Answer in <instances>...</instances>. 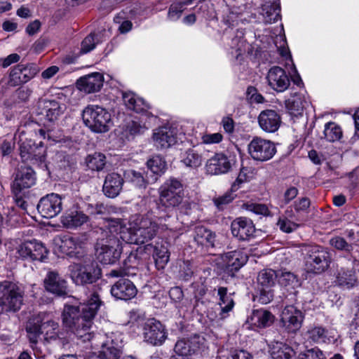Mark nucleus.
<instances>
[{"label": "nucleus", "mask_w": 359, "mask_h": 359, "mask_svg": "<svg viewBox=\"0 0 359 359\" xmlns=\"http://www.w3.org/2000/svg\"><path fill=\"white\" fill-rule=\"evenodd\" d=\"M101 304L102 301L97 292L90 294L87 303L79 306L65 304L62 315L64 327L83 341L90 340L93 319Z\"/></svg>", "instance_id": "1"}, {"label": "nucleus", "mask_w": 359, "mask_h": 359, "mask_svg": "<svg viewBox=\"0 0 359 359\" xmlns=\"http://www.w3.org/2000/svg\"><path fill=\"white\" fill-rule=\"evenodd\" d=\"M131 222V226L127 232H121V238L126 243L141 245L155 238L159 230L173 229L170 222L171 215H158L155 218L147 212L144 215H136Z\"/></svg>", "instance_id": "2"}, {"label": "nucleus", "mask_w": 359, "mask_h": 359, "mask_svg": "<svg viewBox=\"0 0 359 359\" xmlns=\"http://www.w3.org/2000/svg\"><path fill=\"white\" fill-rule=\"evenodd\" d=\"M59 325L57 322L49 320L41 323L29 321L26 326L27 337L30 347L35 355L41 357L42 350L40 344L44 346L55 341L58 337Z\"/></svg>", "instance_id": "3"}, {"label": "nucleus", "mask_w": 359, "mask_h": 359, "mask_svg": "<svg viewBox=\"0 0 359 359\" xmlns=\"http://www.w3.org/2000/svg\"><path fill=\"white\" fill-rule=\"evenodd\" d=\"M158 198L156 208L158 215H170L177 209L184 199V186L180 180L171 177L166 180L158 188Z\"/></svg>", "instance_id": "4"}, {"label": "nucleus", "mask_w": 359, "mask_h": 359, "mask_svg": "<svg viewBox=\"0 0 359 359\" xmlns=\"http://www.w3.org/2000/svg\"><path fill=\"white\" fill-rule=\"evenodd\" d=\"M82 259L68 266L72 282L79 286H86L96 283L102 278V269L90 257L82 256Z\"/></svg>", "instance_id": "5"}, {"label": "nucleus", "mask_w": 359, "mask_h": 359, "mask_svg": "<svg viewBox=\"0 0 359 359\" xmlns=\"http://www.w3.org/2000/svg\"><path fill=\"white\" fill-rule=\"evenodd\" d=\"M103 237L99 238L95 244V255L103 264L115 263L121 257L123 250L119 238L108 231L102 233Z\"/></svg>", "instance_id": "6"}, {"label": "nucleus", "mask_w": 359, "mask_h": 359, "mask_svg": "<svg viewBox=\"0 0 359 359\" xmlns=\"http://www.w3.org/2000/svg\"><path fill=\"white\" fill-rule=\"evenodd\" d=\"M85 125L95 133H105L109 130L111 114L98 105H88L82 114Z\"/></svg>", "instance_id": "7"}, {"label": "nucleus", "mask_w": 359, "mask_h": 359, "mask_svg": "<svg viewBox=\"0 0 359 359\" xmlns=\"http://www.w3.org/2000/svg\"><path fill=\"white\" fill-rule=\"evenodd\" d=\"M23 290L10 281L0 283V306L5 312H16L23 302Z\"/></svg>", "instance_id": "8"}, {"label": "nucleus", "mask_w": 359, "mask_h": 359, "mask_svg": "<svg viewBox=\"0 0 359 359\" xmlns=\"http://www.w3.org/2000/svg\"><path fill=\"white\" fill-rule=\"evenodd\" d=\"M305 259L307 271L316 274L327 270L331 262L330 253L320 246L309 247Z\"/></svg>", "instance_id": "9"}, {"label": "nucleus", "mask_w": 359, "mask_h": 359, "mask_svg": "<svg viewBox=\"0 0 359 359\" xmlns=\"http://www.w3.org/2000/svg\"><path fill=\"white\" fill-rule=\"evenodd\" d=\"M208 349L206 339L199 334H194L187 339H182L177 341L175 351L180 355L198 356L205 352Z\"/></svg>", "instance_id": "10"}, {"label": "nucleus", "mask_w": 359, "mask_h": 359, "mask_svg": "<svg viewBox=\"0 0 359 359\" xmlns=\"http://www.w3.org/2000/svg\"><path fill=\"white\" fill-rule=\"evenodd\" d=\"M271 38H273L274 46L276 48L273 51V57L277 62H287L292 61V56L286 41L285 30L283 24L280 22L271 31Z\"/></svg>", "instance_id": "11"}, {"label": "nucleus", "mask_w": 359, "mask_h": 359, "mask_svg": "<svg viewBox=\"0 0 359 359\" xmlns=\"http://www.w3.org/2000/svg\"><path fill=\"white\" fill-rule=\"evenodd\" d=\"M39 70V66L34 63L18 64L11 69L8 83L13 87L26 83L32 79Z\"/></svg>", "instance_id": "12"}, {"label": "nucleus", "mask_w": 359, "mask_h": 359, "mask_svg": "<svg viewBox=\"0 0 359 359\" xmlns=\"http://www.w3.org/2000/svg\"><path fill=\"white\" fill-rule=\"evenodd\" d=\"M121 348L122 340L120 335L111 333L102 343L98 355L92 356L89 359H118L122 353Z\"/></svg>", "instance_id": "13"}, {"label": "nucleus", "mask_w": 359, "mask_h": 359, "mask_svg": "<svg viewBox=\"0 0 359 359\" xmlns=\"http://www.w3.org/2000/svg\"><path fill=\"white\" fill-rule=\"evenodd\" d=\"M247 253L241 250H233L222 255L223 271L228 276L234 277L239 269L248 262Z\"/></svg>", "instance_id": "14"}, {"label": "nucleus", "mask_w": 359, "mask_h": 359, "mask_svg": "<svg viewBox=\"0 0 359 359\" xmlns=\"http://www.w3.org/2000/svg\"><path fill=\"white\" fill-rule=\"evenodd\" d=\"M37 210L43 217L53 218L62 210V197L52 193L41 198L37 205Z\"/></svg>", "instance_id": "15"}, {"label": "nucleus", "mask_w": 359, "mask_h": 359, "mask_svg": "<svg viewBox=\"0 0 359 359\" xmlns=\"http://www.w3.org/2000/svg\"><path fill=\"white\" fill-rule=\"evenodd\" d=\"M35 173L29 166H20L15 173L14 180L12 183V191L15 196H18L24 189L30 188L35 184Z\"/></svg>", "instance_id": "16"}, {"label": "nucleus", "mask_w": 359, "mask_h": 359, "mask_svg": "<svg viewBox=\"0 0 359 359\" xmlns=\"http://www.w3.org/2000/svg\"><path fill=\"white\" fill-rule=\"evenodd\" d=\"M233 163V158L223 153H217L207 161L205 171L211 175L225 174L231 170Z\"/></svg>", "instance_id": "17"}, {"label": "nucleus", "mask_w": 359, "mask_h": 359, "mask_svg": "<svg viewBox=\"0 0 359 359\" xmlns=\"http://www.w3.org/2000/svg\"><path fill=\"white\" fill-rule=\"evenodd\" d=\"M48 251L42 243L36 240L25 242L17 248V254L25 259L42 261Z\"/></svg>", "instance_id": "18"}, {"label": "nucleus", "mask_w": 359, "mask_h": 359, "mask_svg": "<svg viewBox=\"0 0 359 359\" xmlns=\"http://www.w3.org/2000/svg\"><path fill=\"white\" fill-rule=\"evenodd\" d=\"M144 341L154 346L161 345L166 339L163 325L154 319L148 320L143 327Z\"/></svg>", "instance_id": "19"}, {"label": "nucleus", "mask_w": 359, "mask_h": 359, "mask_svg": "<svg viewBox=\"0 0 359 359\" xmlns=\"http://www.w3.org/2000/svg\"><path fill=\"white\" fill-rule=\"evenodd\" d=\"M303 320L302 312L294 306H287L280 314V323L289 332H294L298 330Z\"/></svg>", "instance_id": "20"}, {"label": "nucleus", "mask_w": 359, "mask_h": 359, "mask_svg": "<svg viewBox=\"0 0 359 359\" xmlns=\"http://www.w3.org/2000/svg\"><path fill=\"white\" fill-rule=\"evenodd\" d=\"M231 230L233 236L240 241H248L254 236L255 227L251 219L238 217L231 222Z\"/></svg>", "instance_id": "21"}, {"label": "nucleus", "mask_w": 359, "mask_h": 359, "mask_svg": "<svg viewBox=\"0 0 359 359\" xmlns=\"http://www.w3.org/2000/svg\"><path fill=\"white\" fill-rule=\"evenodd\" d=\"M46 291L57 297H64L67 294V282L56 271H48L43 280Z\"/></svg>", "instance_id": "22"}, {"label": "nucleus", "mask_w": 359, "mask_h": 359, "mask_svg": "<svg viewBox=\"0 0 359 359\" xmlns=\"http://www.w3.org/2000/svg\"><path fill=\"white\" fill-rule=\"evenodd\" d=\"M137 290L133 283L126 278H121L111 288V293L117 299L130 300L137 294Z\"/></svg>", "instance_id": "23"}, {"label": "nucleus", "mask_w": 359, "mask_h": 359, "mask_svg": "<svg viewBox=\"0 0 359 359\" xmlns=\"http://www.w3.org/2000/svg\"><path fill=\"white\" fill-rule=\"evenodd\" d=\"M89 217L79 210L77 206H73L67 210L61 217V223L67 229H74L88 222Z\"/></svg>", "instance_id": "24"}, {"label": "nucleus", "mask_w": 359, "mask_h": 359, "mask_svg": "<svg viewBox=\"0 0 359 359\" xmlns=\"http://www.w3.org/2000/svg\"><path fill=\"white\" fill-rule=\"evenodd\" d=\"M103 76L98 72L81 77L76 81L77 88L86 93H93L99 91L103 86Z\"/></svg>", "instance_id": "25"}, {"label": "nucleus", "mask_w": 359, "mask_h": 359, "mask_svg": "<svg viewBox=\"0 0 359 359\" xmlns=\"http://www.w3.org/2000/svg\"><path fill=\"white\" fill-rule=\"evenodd\" d=\"M123 182V178L119 174L116 172L107 174L102 187L104 194L108 198L116 197L122 190Z\"/></svg>", "instance_id": "26"}, {"label": "nucleus", "mask_w": 359, "mask_h": 359, "mask_svg": "<svg viewBox=\"0 0 359 359\" xmlns=\"http://www.w3.org/2000/svg\"><path fill=\"white\" fill-rule=\"evenodd\" d=\"M248 151L255 160L266 161L269 158V141L255 138L249 144Z\"/></svg>", "instance_id": "27"}, {"label": "nucleus", "mask_w": 359, "mask_h": 359, "mask_svg": "<svg viewBox=\"0 0 359 359\" xmlns=\"http://www.w3.org/2000/svg\"><path fill=\"white\" fill-rule=\"evenodd\" d=\"M153 140L157 147L167 149L176 143V135L172 129L162 127L155 130Z\"/></svg>", "instance_id": "28"}, {"label": "nucleus", "mask_w": 359, "mask_h": 359, "mask_svg": "<svg viewBox=\"0 0 359 359\" xmlns=\"http://www.w3.org/2000/svg\"><path fill=\"white\" fill-rule=\"evenodd\" d=\"M257 284V294L254 299L262 304H267L269 303V273L267 269L259 273Z\"/></svg>", "instance_id": "29"}, {"label": "nucleus", "mask_w": 359, "mask_h": 359, "mask_svg": "<svg viewBox=\"0 0 359 359\" xmlns=\"http://www.w3.org/2000/svg\"><path fill=\"white\" fill-rule=\"evenodd\" d=\"M290 82L285 72L279 67L271 68V87L278 93L284 92Z\"/></svg>", "instance_id": "30"}, {"label": "nucleus", "mask_w": 359, "mask_h": 359, "mask_svg": "<svg viewBox=\"0 0 359 359\" xmlns=\"http://www.w3.org/2000/svg\"><path fill=\"white\" fill-rule=\"evenodd\" d=\"M123 100L126 107L137 113L147 111L150 106L140 97H137L133 93L125 92L122 95Z\"/></svg>", "instance_id": "31"}, {"label": "nucleus", "mask_w": 359, "mask_h": 359, "mask_svg": "<svg viewBox=\"0 0 359 359\" xmlns=\"http://www.w3.org/2000/svg\"><path fill=\"white\" fill-rule=\"evenodd\" d=\"M216 235L203 226H198L194 229V241L201 245L214 247Z\"/></svg>", "instance_id": "32"}, {"label": "nucleus", "mask_w": 359, "mask_h": 359, "mask_svg": "<svg viewBox=\"0 0 359 359\" xmlns=\"http://www.w3.org/2000/svg\"><path fill=\"white\" fill-rule=\"evenodd\" d=\"M79 248H80V243L76 238L66 236L60 240V248L61 252L70 257L81 258L82 256H85L77 250Z\"/></svg>", "instance_id": "33"}, {"label": "nucleus", "mask_w": 359, "mask_h": 359, "mask_svg": "<svg viewBox=\"0 0 359 359\" xmlns=\"http://www.w3.org/2000/svg\"><path fill=\"white\" fill-rule=\"evenodd\" d=\"M308 339L317 343H329L335 340L333 332H330L321 327H315L309 329L307 332Z\"/></svg>", "instance_id": "34"}, {"label": "nucleus", "mask_w": 359, "mask_h": 359, "mask_svg": "<svg viewBox=\"0 0 359 359\" xmlns=\"http://www.w3.org/2000/svg\"><path fill=\"white\" fill-rule=\"evenodd\" d=\"M217 294L219 297V305L221 306L219 316L220 319H224L226 317V313L233 309L234 302L231 296L227 294V288L225 287H219Z\"/></svg>", "instance_id": "35"}, {"label": "nucleus", "mask_w": 359, "mask_h": 359, "mask_svg": "<svg viewBox=\"0 0 359 359\" xmlns=\"http://www.w3.org/2000/svg\"><path fill=\"white\" fill-rule=\"evenodd\" d=\"M41 104L42 108L41 113L45 114L48 121H54L62 112L60 104L55 100H44Z\"/></svg>", "instance_id": "36"}, {"label": "nucleus", "mask_w": 359, "mask_h": 359, "mask_svg": "<svg viewBox=\"0 0 359 359\" xmlns=\"http://www.w3.org/2000/svg\"><path fill=\"white\" fill-rule=\"evenodd\" d=\"M125 177L128 181L139 188L144 189L149 183L148 172L145 173L144 171L129 170L125 172Z\"/></svg>", "instance_id": "37"}, {"label": "nucleus", "mask_w": 359, "mask_h": 359, "mask_svg": "<svg viewBox=\"0 0 359 359\" xmlns=\"http://www.w3.org/2000/svg\"><path fill=\"white\" fill-rule=\"evenodd\" d=\"M292 352L290 346L280 341H275L271 346V356L273 359H290Z\"/></svg>", "instance_id": "38"}, {"label": "nucleus", "mask_w": 359, "mask_h": 359, "mask_svg": "<svg viewBox=\"0 0 359 359\" xmlns=\"http://www.w3.org/2000/svg\"><path fill=\"white\" fill-rule=\"evenodd\" d=\"M269 320V311L264 309L255 310L250 318L251 325L258 329L266 327Z\"/></svg>", "instance_id": "39"}, {"label": "nucleus", "mask_w": 359, "mask_h": 359, "mask_svg": "<svg viewBox=\"0 0 359 359\" xmlns=\"http://www.w3.org/2000/svg\"><path fill=\"white\" fill-rule=\"evenodd\" d=\"M337 282L341 286L353 287L356 283L355 272L353 270L341 269L337 273Z\"/></svg>", "instance_id": "40"}, {"label": "nucleus", "mask_w": 359, "mask_h": 359, "mask_svg": "<svg viewBox=\"0 0 359 359\" xmlns=\"http://www.w3.org/2000/svg\"><path fill=\"white\" fill-rule=\"evenodd\" d=\"M182 161L187 167L196 168L201 165L203 158L197 151L189 149L183 154Z\"/></svg>", "instance_id": "41"}, {"label": "nucleus", "mask_w": 359, "mask_h": 359, "mask_svg": "<svg viewBox=\"0 0 359 359\" xmlns=\"http://www.w3.org/2000/svg\"><path fill=\"white\" fill-rule=\"evenodd\" d=\"M158 269H163L169 261L170 254L166 246L155 245L153 254Z\"/></svg>", "instance_id": "42"}, {"label": "nucleus", "mask_w": 359, "mask_h": 359, "mask_svg": "<svg viewBox=\"0 0 359 359\" xmlns=\"http://www.w3.org/2000/svg\"><path fill=\"white\" fill-rule=\"evenodd\" d=\"M323 133L325 138L329 142L339 140L342 137L341 128L334 122L325 124Z\"/></svg>", "instance_id": "43"}, {"label": "nucleus", "mask_w": 359, "mask_h": 359, "mask_svg": "<svg viewBox=\"0 0 359 359\" xmlns=\"http://www.w3.org/2000/svg\"><path fill=\"white\" fill-rule=\"evenodd\" d=\"M292 210H286L284 215L280 217L277 222V225L280 229L285 233H291L295 231L298 227L299 224L294 223L289 219L292 217Z\"/></svg>", "instance_id": "44"}, {"label": "nucleus", "mask_w": 359, "mask_h": 359, "mask_svg": "<svg viewBox=\"0 0 359 359\" xmlns=\"http://www.w3.org/2000/svg\"><path fill=\"white\" fill-rule=\"evenodd\" d=\"M86 164L88 168L92 170H102L106 164V157L101 153H95L88 156Z\"/></svg>", "instance_id": "45"}, {"label": "nucleus", "mask_w": 359, "mask_h": 359, "mask_svg": "<svg viewBox=\"0 0 359 359\" xmlns=\"http://www.w3.org/2000/svg\"><path fill=\"white\" fill-rule=\"evenodd\" d=\"M285 107L291 115L297 116L303 111V101L299 95H296L285 100Z\"/></svg>", "instance_id": "46"}, {"label": "nucleus", "mask_w": 359, "mask_h": 359, "mask_svg": "<svg viewBox=\"0 0 359 359\" xmlns=\"http://www.w3.org/2000/svg\"><path fill=\"white\" fill-rule=\"evenodd\" d=\"M29 161L32 163L41 165L46 160V149L41 142L39 144H33L30 154H29Z\"/></svg>", "instance_id": "47"}, {"label": "nucleus", "mask_w": 359, "mask_h": 359, "mask_svg": "<svg viewBox=\"0 0 359 359\" xmlns=\"http://www.w3.org/2000/svg\"><path fill=\"white\" fill-rule=\"evenodd\" d=\"M148 169L156 175H161L166 169V163L160 156H154L147 163Z\"/></svg>", "instance_id": "48"}, {"label": "nucleus", "mask_w": 359, "mask_h": 359, "mask_svg": "<svg viewBox=\"0 0 359 359\" xmlns=\"http://www.w3.org/2000/svg\"><path fill=\"white\" fill-rule=\"evenodd\" d=\"M243 207L248 211L252 212L257 215L268 216L269 215V208L266 205L257 203H246Z\"/></svg>", "instance_id": "49"}, {"label": "nucleus", "mask_w": 359, "mask_h": 359, "mask_svg": "<svg viewBox=\"0 0 359 359\" xmlns=\"http://www.w3.org/2000/svg\"><path fill=\"white\" fill-rule=\"evenodd\" d=\"M87 212L91 215H105L109 210V208L102 203H88Z\"/></svg>", "instance_id": "50"}, {"label": "nucleus", "mask_w": 359, "mask_h": 359, "mask_svg": "<svg viewBox=\"0 0 359 359\" xmlns=\"http://www.w3.org/2000/svg\"><path fill=\"white\" fill-rule=\"evenodd\" d=\"M278 283L284 287H294L298 284V280L294 274L290 272H284L278 276Z\"/></svg>", "instance_id": "51"}, {"label": "nucleus", "mask_w": 359, "mask_h": 359, "mask_svg": "<svg viewBox=\"0 0 359 359\" xmlns=\"http://www.w3.org/2000/svg\"><path fill=\"white\" fill-rule=\"evenodd\" d=\"M146 130H147V127L144 124H141L137 121H132L128 124L126 128V130L132 136L142 134Z\"/></svg>", "instance_id": "52"}, {"label": "nucleus", "mask_w": 359, "mask_h": 359, "mask_svg": "<svg viewBox=\"0 0 359 359\" xmlns=\"http://www.w3.org/2000/svg\"><path fill=\"white\" fill-rule=\"evenodd\" d=\"M298 359H326V358L320 349L314 348L301 353Z\"/></svg>", "instance_id": "53"}, {"label": "nucleus", "mask_w": 359, "mask_h": 359, "mask_svg": "<svg viewBox=\"0 0 359 359\" xmlns=\"http://www.w3.org/2000/svg\"><path fill=\"white\" fill-rule=\"evenodd\" d=\"M95 34L90 33L82 41L81 47V53H87L95 48Z\"/></svg>", "instance_id": "54"}, {"label": "nucleus", "mask_w": 359, "mask_h": 359, "mask_svg": "<svg viewBox=\"0 0 359 359\" xmlns=\"http://www.w3.org/2000/svg\"><path fill=\"white\" fill-rule=\"evenodd\" d=\"M223 140V135L220 133L203 134L201 144H218Z\"/></svg>", "instance_id": "55"}, {"label": "nucleus", "mask_w": 359, "mask_h": 359, "mask_svg": "<svg viewBox=\"0 0 359 359\" xmlns=\"http://www.w3.org/2000/svg\"><path fill=\"white\" fill-rule=\"evenodd\" d=\"M330 244L337 250L350 251L352 246L341 237H335L330 240Z\"/></svg>", "instance_id": "56"}, {"label": "nucleus", "mask_w": 359, "mask_h": 359, "mask_svg": "<svg viewBox=\"0 0 359 359\" xmlns=\"http://www.w3.org/2000/svg\"><path fill=\"white\" fill-rule=\"evenodd\" d=\"M233 199V196L230 193H226L222 196L213 199L214 204L219 210H222L224 205L230 203Z\"/></svg>", "instance_id": "57"}, {"label": "nucleus", "mask_w": 359, "mask_h": 359, "mask_svg": "<svg viewBox=\"0 0 359 359\" xmlns=\"http://www.w3.org/2000/svg\"><path fill=\"white\" fill-rule=\"evenodd\" d=\"M247 99L250 102L262 103L264 102L263 96L257 93V90L253 86H249L247 89Z\"/></svg>", "instance_id": "58"}, {"label": "nucleus", "mask_w": 359, "mask_h": 359, "mask_svg": "<svg viewBox=\"0 0 359 359\" xmlns=\"http://www.w3.org/2000/svg\"><path fill=\"white\" fill-rule=\"evenodd\" d=\"M182 12L183 6L182 4H173L169 8L168 17L170 20L175 21L181 17Z\"/></svg>", "instance_id": "59"}, {"label": "nucleus", "mask_w": 359, "mask_h": 359, "mask_svg": "<svg viewBox=\"0 0 359 359\" xmlns=\"http://www.w3.org/2000/svg\"><path fill=\"white\" fill-rule=\"evenodd\" d=\"M258 122L259 126L265 131H269V110L262 111L259 117Z\"/></svg>", "instance_id": "60"}, {"label": "nucleus", "mask_w": 359, "mask_h": 359, "mask_svg": "<svg viewBox=\"0 0 359 359\" xmlns=\"http://www.w3.org/2000/svg\"><path fill=\"white\" fill-rule=\"evenodd\" d=\"M196 207V203L193 201H182V203L177 208L179 210L180 212L184 215H190L193 208Z\"/></svg>", "instance_id": "61"}, {"label": "nucleus", "mask_w": 359, "mask_h": 359, "mask_svg": "<svg viewBox=\"0 0 359 359\" xmlns=\"http://www.w3.org/2000/svg\"><path fill=\"white\" fill-rule=\"evenodd\" d=\"M20 56L17 53H12L8 55L5 58L0 59V62H1V65L4 68H6L11 65L12 64L17 63L20 61Z\"/></svg>", "instance_id": "62"}, {"label": "nucleus", "mask_w": 359, "mask_h": 359, "mask_svg": "<svg viewBox=\"0 0 359 359\" xmlns=\"http://www.w3.org/2000/svg\"><path fill=\"white\" fill-rule=\"evenodd\" d=\"M33 144L29 142H22L20 147V156L23 161H29V154H30V151L32 150V147Z\"/></svg>", "instance_id": "63"}, {"label": "nucleus", "mask_w": 359, "mask_h": 359, "mask_svg": "<svg viewBox=\"0 0 359 359\" xmlns=\"http://www.w3.org/2000/svg\"><path fill=\"white\" fill-rule=\"evenodd\" d=\"M231 359H252V355L244 350H234L231 353Z\"/></svg>", "instance_id": "64"}]
</instances>
